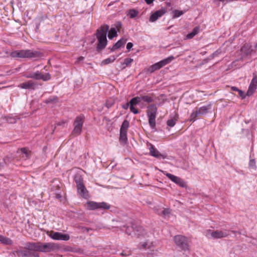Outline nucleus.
Masks as SVG:
<instances>
[{"label": "nucleus", "mask_w": 257, "mask_h": 257, "mask_svg": "<svg viewBox=\"0 0 257 257\" xmlns=\"http://www.w3.org/2000/svg\"><path fill=\"white\" fill-rule=\"evenodd\" d=\"M0 241L5 244H9L12 243V240L9 238L0 235Z\"/></svg>", "instance_id": "32"}, {"label": "nucleus", "mask_w": 257, "mask_h": 257, "mask_svg": "<svg viewBox=\"0 0 257 257\" xmlns=\"http://www.w3.org/2000/svg\"><path fill=\"white\" fill-rule=\"evenodd\" d=\"M20 151L25 155L24 156L22 157L23 158H24L25 159L29 158V154L28 150L26 149V148H21L20 149Z\"/></svg>", "instance_id": "36"}, {"label": "nucleus", "mask_w": 257, "mask_h": 257, "mask_svg": "<svg viewBox=\"0 0 257 257\" xmlns=\"http://www.w3.org/2000/svg\"><path fill=\"white\" fill-rule=\"evenodd\" d=\"M130 106V102H127L123 105H122V107L124 109H127Z\"/></svg>", "instance_id": "47"}, {"label": "nucleus", "mask_w": 257, "mask_h": 257, "mask_svg": "<svg viewBox=\"0 0 257 257\" xmlns=\"http://www.w3.org/2000/svg\"><path fill=\"white\" fill-rule=\"evenodd\" d=\"M138 14V12L134 9L130 10L128 12V15L130 18H134L136 17Z\"/></svg>", "instance_id": "33"}, {"label": "nucleus", "mask_w": 257, "mask_h": 257, "mask_svg": "<svg viewBox=\"0 0 257 257\" xmlns=\"http://www.w3.org/2000/svg\"><path fill=\"white\" fill-rule=\"evenodd\" d=\"M175 244L182 250L186 251L190 249V241L185 236L181 235H175L174 237Z\"/></svg>", "instance_id": "3"}, {"label": "nucleus", "mask_w": 257, "mask_h": 257, "mask_svg": "<svg viewBox=\"0 0 257 257\" xmlns=\"http://www.w3.org/2000/svg\"><path fill=\"white\" fill-rule=\"evenodd\" d=\"M11 56L13 57L32 58L40 57L41 53L31 50H21L12 52Z\"/></svg>", "instance_id": "2"}, {"label": "nucleus", "mask_w": 257, "mask_h": 257, "mask_svg": "<svg viewBox=\"0 0 257 257\" xmlns=\"http://www.w3.org/2000/svg\"><path fill=\"white\" fill-rule=\"evenodd\" d=\"M20 151L25 155L24 156L22 157L23 158H24L25 159L29 158V154L28 150L26 149V148H21L20 149Z\"/></svg>", "instance_id": "37"}, {"label": "nucleus", "mask_w": 257, "mask_h": 257, "mask_svg": "<svg viewBox=\"0 0 257 257\" xmlns=\"http://www.w3.org/2000/svg\"><path fill=\"white\" fill-rule=\"evenodd\" d=\"M127 66H125V65H123V63L121 64V68L122 69H124Z\"/></svg>", "instance_id": "54"}, {"label": "nucleus", "mask_w": 257, "mask_h": 257, "mask_svg": "<svg viewBox=\"0 0 257 257\" xmlns=\"http://www.w3.org/2000/svg\"><path fill=\"white\" fill-rule=\"evenodd\" d=\"M130 109L131 111L133 112L134 114H137L139 112L137 109H136L135 107H134V106H130Z\"/></svg>", "instance_id": "41"}, {"label": "nucleus", "mask_w": 257, "mask_h": 257, "mask_svg": "<svg viewBox=\"0 0 257 257\" xmlns=\"http://www.w3.org/2000/svg\"><path fill=\"white\" fill-rule=\"evenodd\" d=\"M125 228V231L128 235H131L132 232H134L138 236L144 235L146 234V231L142 226H137L134 224H131L130 226H124Z\"/></svg>", "instance_id": "7"}, {"label": "nucleus", "mask_w": 257, "mask_h": 257, "mask_svg": "<svg viewBox=\"0 0 257 257\" xmlns=\"http://www.w3.org/2000/svg\"><path fill=\"white\" fill-rule=\"evenodd\" d=\"M173 18H177L178 17H179L181 15H182L184 14V12L182 11H179V10H175L173 12Z\"/></svg>", "instance_id": "34"}, {"label": "nucleus", "mask_w": 257, "mask_h": 257, "mask_svg": "<svg viewBox=\"0 0 257 257\" xmlns=\"http://www.w3.org/2000/svg\"><path fill=\"white\" fill-rule=\"evenodd\" d=\"M176 120L175 119H173V118L170 119L168 120V121H167V124L169 126L173 127L176 124Z\"/></svg>", "instance_id": "38"}, {"label": "nucleus", "mask_w": 257, "mask_h": 257, "mask_svg": "<svg viewBox=\"0 0 257 257\" xmlns=\"http://www.w3.org/2000/svg\"><path fill=\"white\" fill-rule=\"evenodd\" d=\"M54 249L53 243L38 242V251L41 252H50Z\"/></svg>", "instance_id": "11"}, {"label": "nucleus", "mask_w": 257, "mask_h": 257, "mask_svg": "<svg viewBox=\"0 0 257 257\" xmlns=\"http://www.w3.org/2000/svg\"><path fill=\"white\" fill-rule=\"evenodd\" d=\"M257 85V76L254 77L251 80V82L248 87L246 92V95L251 96L256 88Z\"/></svg>", "instance_id": "14"}, {"label": "nucleus", "mask_w": 257, "mask_h": 257, "mask_svg": "<svg viewBox=\"0 0 257 257\" xmlns=\"http://www.w3.org/2000/svg\"><path fill=\"white\" fill-rule=\"evenodd\" d=\"M115 59H116V58L115 57V56H111L109 58L103 60L101 62V65L103 66V65H107L109 63H111L113 62L115 60Z\"/></svg>", "instance_id": "25"}, {"label": "nucleus", "mask_w": 257, "mask_h": 257, "mask_svg": "<svg viewBox=\"0 0 257 257\" xmlns=\"http://www.w3.org/2000/svg\"><path fill=\"white\" fill-rule=\"evenodd\" d=\"M231 89L232 91H237V92L239 90V89L237 87H235V86H232L231 87Z\"/></svg>", "instance_id": "52"}, {"label": "nucleus", "mask_w": 257, "mask_h": 257, "mask_svg": "<svg viewBox=\"0 0 257 257\" xmlns=\"http://www.w3.org/2000/svg\"><path fill=\"white\" fill-rule=\"evenodd\" d=\"M157 112V107L155 104H151L148 106L147 114L149 118V123L152 128L156 126Z\"/></svg>", "instance_id": "5"}, {"label": "nucleus", "mask_w": 257, "mask_h": 257, "mask_svg": "<svg viewBox=\"0 0 257 257\" xmlns=\"http://www.w3.org/2000/svg\"><path fill=\"white\" fill-rule=\"evenodd\" d=\"M49 236L54 240L67 241L70 239V236L67 234L51 231Z\"/></svg>", "instance_id": "10"}, {"label": "nucleus", "mask_w": 257, "mask_h": 257, "mask_svg": "<svg viewBox=\"0 0 257 257\" xmlns=\"http://www.w3.org/2000/svg\"><path fill=\"white\" fill-rule=\"evenodd\" d=\"M150 247V246L148 244V243L147 242H144L142 244V248H147Z\"/></svg>", "instance_id": "43"}, {"label": "nucleus", "mask_w": 257, "mask_h": 257, "mask_svg": "<svg viewBox=\"0 0 257 257\" xmlns=\"http://www.w3.org/2000/svg\"><path fill=\"white\" fill-rule=\"evenodd\" d=\"M66 123V121H64V120H61L60 121H59V122H58L57 123V125H63L65 123Z\"/></svg>", "instance_id": "49"}, {"label": "nucleus", "mask_w": 257, "mask_h": 257, "mask_svg": "<svg viewBox=\"0 0 257 257\" xmlns=\"http://www.w3.org/2000/svg\"><path fill=\"white\" fill-rule=\"evenodd\" d=\"M78 193L83 197H86L88 196L87 191L86 190L84 184L77 187Z\"/></svg>", "instance_id": "23"}, {"label": "nucleus", "mask_w": 257, "mask_h": 257, "mask_svg": "<svg viewBox=\"0 0 257 257\" xmlns=\"http://www.w3.org/2000/svg\"><path fill=\"white\" fill-rule=\"evenodd\" d=\"M36 84L32 80L28 81L26 82L21 83L19 87L22 89H33L36 88Z\"/></svg>", "instance_id": "15"}, {"label": "nucleus", "mask_w": 257, "mask_h": 257, "mask_svg": "<svg viewBox=\"0 0 257 257\" xmlns=\"http://www.w3.org/2000/svg\"><path fill=\"white\" fill-rule=\"evenodd\" d=\"M20 254L22 257H38V255L36 254L33 251L25 249L20 251Z\"/></svg>", "instance_id": "19"}, {"label": "nucleus", "mask_w": 257, "mask_h": 257, "mask_svg": "<svg viewBox=\"0 0 257 257\" xmlns=\"http://www.w3.org/2000/svg\"><path fill=\"white\" fill-rule=\"evenodd\" d=\"M148 5H151L155 0H144Z\"/></svg>", "instance_id": "48"}, {"label": "nucleus", "mask_w": 257, "mask_h": 257, "mask_svg": "<svg viewBox=\"0 0 257 257\" xmlns=\"http://www.w3.org/2000/svg\"><path fill=\"white\" fill-rule=\"evenodd\" d=\"M82 128L77 126H74L71 135L73 136H78L81 134Z\"/></svg>", "instance_id": "30"}, {"label": "nucleus", "mask_w": 257, "mask_h": 257, "mask_svg": "<svg viewBox=\"0 0 257 257\" xmlns=\"http://www.w3.org/2000/svg\"><path fill=\"white\" fill-rule=\"evenodd\" d=\"M109 30V26L104 25L97 30L96 37L98 41L96 50L100 51L103 49L107 45V41L106 39V34Z\"/></svg>", "instance_id": "1"}, {"label": "nucleus", "mask_w": 257, "mask_h": 257, "mask_svg": "<svg viewBox=\"0 0 257 257\" xmlns=\"http://www.w3.org/2000/svg\"><path fill=\"white\" fill-rule=\"evenodd\" d=\"M86 206L89 210H95L97 209H108L110 205L107 203L102 202L97 203L93 201H88L86 203Z\"/></svg>", "instance_id": "9"}, {"label": "nucleus", "mask_w": 257, "mask_h": 257, "mask_svg": "<svg viewBox=\"0 0 257 257\" xmlns=\"http://www.w3.org/2000/svg\"><path fill=\"white\" fill-rule=\"evenodd\" d=\"M174 57L172 56H170L166 59H164L155 64L151 65L147 69V72L152 73L155 71L159 70L162 68L163 66L166 65L167 64L170 63L173 59Z\"/></svg>", "instance_id": "6"}, {"label": "nucleus", "mask_w": 257, "mask_h": 257, "mask_svg": "<svg viewBox=\"0 0 257 257\" xmlns=\"http://www.w3.org/2000/svg\"><path fill=\"white\" fill-rule=\"evenodd\" d=\"M55 98H53V99L49 98V99L46 100V103H50V102H52L53 101L55 100Z\"/></svg>", "instance_id": "50"}, {"label": "nucleus", "mask_w": 257, "mask_h": 257, "mask_svg": "<svg viewBox=\"0 0 257 257\" xmlns=\"http://www.w3.org/2000/svg\"><path fill=\"white\" fill-rule=\"evenodd\" d=\"M240 52L242 57L246 56L249 55L252 52L251 46L248 44H244L241 48Z\"/></svg>", "instance_id": "17"}, {"label": "nucleus", "mask_w": 257, "mask_h": 257, "mask_svg": "<svg viewBox=\"0 0 257 257\" xmlns=\"http://www.w3.org/2000/svg\"><path fill=\"white\" fill-rule=\"evenodd\" d=\"M158 214H162L163 215L166 216L170 213V210L168 208H164L161 212L157 211Z\"/></svg>", "instance_id": "39"}, {"label": "nucleus", "mask_w": 257, "mask_h": 257, "mask_svg": "<svg viewBox=\"0 0 257 257\" xmlns=\"http://www.w3.org/2000/svg\"><path fill=\"white\" fill-rule=\"evenodd\" d=\"M74 180L77 185V187L83 184V178L82 176L79 174L75 175Z\"/></svg>", "instance_id": "27"}, {"label": "nucleus", "mask_w": 257, "mask_h": 257, "mask_svg": "<svg viewBox=\"0 0 257 257\" xmlns=\"http://www.w3.org/2000/svg\"><path fill=\"white\" fill-rule=\"evenodd\" d=\"M133 61V59L132 58L125 59L124 62H123V65H125V66H128Z\"/></svg>", "instance_id": "40"}, {"label": "nucleus", "mask_w": 257, "mask_h": 257, "mask_svg": "<svg viewBox=\"0 0 257 257\" xmlns=\"http://www.w3.org/2000/svg\"><path fill=\"white\" fill-rule=\"evenodd\" d=\"M117 36V32L114 28H112L108 32V37L109 39H112L113 38Z\"/></svg>", "instance_id": "29"}, {"label": "nucleus", "mask_w": 257, "mask_h": 257, "mask_svg": "<svg viewBox=\"0 0 257 257\" xmlns=\"http://www.w3.org/2000/svg\"><path fill=\"white\" fill-rule=\"evenodd\" d=\"M130 106H134L137 104V102L136 100H134V98H133L130 101Z\"/></svg>", "instance_id": "45"}, {"label": "nucleus", "mask_w": 257, "mask_h": 257, "mask_svg": "<svg viewBox=\"0 0 257 257\" xmlns=\"http://www.w3.org/2000/svg\"><path fill=\"white\" fill-rule=\"evenodd\" d=\"M165 13L164 10H160L155 12L150 17L149 21L151 22L156 21L159 18L162 17Z\"/></svg>", "instance_id": "16"}, {"label": "nucleus", "mask_w": 257, "mask_h": 257, "mask_svg": "<svg viewBox=\"0 0 257 257\" xmlns=\"http://www.w3.org/2000/svg\"><path fill=\"white\" fill-rule=\"evenodd\" d=\"M238 94L240 96H241L242 98H244L245 97V95H244V93L242 90L239 89L238 91Z\"/></svg>", "instance_id": "44"}, {"label": "nucleus", "mask_w": 257, "mask_h": 257, "mask_svg": "<svg viewBox=\"0 0 257 257\" xmlns=\"http://www.w3.org/2000/svg\"><path fill=\"white\" fill-rule=\"evenodd\" d=\"M25 249L33 252V251H38V242H27L25 244Z\"/></svg>", "instance_id": "21"}, {"label": "nucleus", "mask_w": 257, "mask_h": 257, "mask_svg": "<svg viewBox=\"0 0 257 257\" xmlns=\"http://www.w3.org/2000/svg\"><path fill=\"white\" fill-rule=\"evenodd\" d=\"M129 121L126 119H125L122 123L120 131L127 132V130L129 127Z\"/></svg>", "instance_id": "28"}, {"label": "nucleus", "mask_w": 257, "mask_h": 257, "mask_svg": "<svg viewBox=\"0 0 257 257\" xmlns=\"http://www.w3.org/2000/svg\"><path fill=\"white\" fill-rule=\"evenodd\" d=\"M228 233L226 231L221 230H216L212 231L210 233L211 237L214 239L221 238L225 237L228 235Z\"/></svg>", "instance_id": "13"}, {"label": "nucleus", "mask_w": 257, "mask_h": 257, "mask_svg": "<svg viewBox=\"0 0 257 257\" xmlns=\"http://www.w3.org/2000/svg\"><path fill=\"white\" fill-rule=\"evenodd\" d=\"M84 116L83 115H80L77 116L74 121V126H77L82 128L84 122Z\"/></svg>", "instance_id": "18"}, {"label": "nucleus", "mask_w": 257, "mask_h": 257, "mask_svg": "<svg viewBox=\"0 0 257 257\" xmlns=\"http://www.w3.org/2000/svg\"><path fill=\"white\" fill-rule=\"evenodd\" d=\"M210 109V104L197 108L196 110L191 114L190 121L194 122L197 118L206 114Z\"/></svg>", "instance_id": "4"}, {"label": "nucleus", "mask_w": 257, "mask_h": 257, "mask_svg": "<svg viewBox=\"0 0 257 257\" xmlns=\"http://www.w3.org/2000/svg\"><path fill=\"white\" fill-rule=\"evenodd\" d=\"M142 99L143 101L147 103H150L153 102L154 101L153 97L151 96V95L142 96Z\"/></svg>", "instance_id": "31"}, {"label": "nucleus", "mask_w": 257, "mask_h": 257, "mask_svg": "<svg viewBox=\"0 0 257 257\" xmlns=\"http://www.w3.org/2000/svg\"><path fill=\"white\" fill-rule=\"evenodd\" d=\"M255 47L257 48V44L255 45Z\"/></svg>", "instance_id": "56"}, {"label": "nucleus", "mask_w": 257, "mask_h": 257, "mask_svg": "<svg viewBox=\"0 0 257 257\" xmlns=\"http://www.w3.org/2000/svg\"><path fill=\"white\" fill-rule=\"evenodd\" d=\"M164 174L172 181L180 187H185L186 186L185 182L181 178L168 173H164Z\"/></svg>", "instance_id": "12"}, {"label": "nucleus", "mask_w": 257, "mask_h": 257, "mask_svg": "<svg viewBox=\"0 0 257 257\" xmlns=\"http://www.w3.org/2000/svg\"><path fill=\"white\" fill-rule=\"evenodd\" d=\"M119 140L123 144H126L127 141V132L120 131Z\"/></svg>", "instance_id": "24"}, {"label": "nucleus", "mask_w": 257, "mask_h": 257, "mask_svg": "<svg viewBox=\"0 0 257 257\" xmlns=\"http://www.w3.org/2000/svg\"><path fill=\"white\" fill-rule=\"evenodd\" d=\"M133 46V44L131 42H129L126 45V49L129 51Z\"/></svg>", "instance_id": "46"}, {"label": "nucleus", "mask_w": 257, "mask_h": 257, "mask_svg": "<svg viewBox=\"0 0 257 257\" xmlns=\"http://www.w3.org/2000/svg\"><path fill=\"white\" fill-rule=\"evenodd\" d=\"M199 28L198 27H195L192 32L187 35L186 38L188 39L193 38L199 32Z\"/></svg>", "instance_id": "26"}, {"label": "nucleus", "mask_w": 257, "mask_h": 257, "mask_svg": "<svg viewBox=\"0 0 257 257\" xmlns=\"http://www.w3.org/2000/svg\"><path fill=\"white\" fill-rule=\"evenodd\" d=\"M249 168L253 170H256V166L254 159H250L249 162Z\"/></svg>", "instance_id": "35"}, {"label": "nucleus", "mask_w": 257, "mask_h": 257, "mask_svg": "<svg viewBox=\"0 0 257 257\" xmlns=\"http://www.w3.org/2000/svg\"><path fill=\"white\" fill-rule=\"evenodd\" d=\"M134 100H136L138 104L139 103L141 102L142 101H143L142 99V96H137L135 97H134Z\"/></svg>", "instance_id": "42"}, {"label": "nucleus", "mask_w": 257, "mask_h": 257, "mask_svg": "<svg viewBox=\"0 0 257 257\" xmlns=\"http://www.w3.org/2000/svg\"><path fill=\"white\" fill-rule=\"evenodd\" d=\"M25 77L27 78H32L36 80H43V81H46L51 79V75L48 73H45V74H42L39 71L33 73H29L25 74Z\"/></svg>", "instance_id": "8"}, {"label": "nucleus", "mask_w": 257, "mask_h": 257, "mask_svg": "<svg viewBox=\"0 0 257 257\" xmlns=\"http://www.w3.org/2000/svg\"><path fill=\"white\" fill-rule=\"evenodd\" d=\"M122 255H126V254H124L123 253H121Z\"/></svg>", "instance_id": "55"}, {"label": "nucleus", "mask_w": 257, "mask_h": 257, "mask_svg": "<svg viewBox=\"0 0 257 257\" xmlns=\"http://www.w3.org/2000/svg\"><path fill=\"white\" fill-rule=\"evenodd\" d=\"M82 230L84 232L85 231L86 232H88L90 230V229L87 227H83Z\"/></svg>", "instance_id": "53"}, {"label": "nucleus", "mask_w": 257, "mask_h": 257, "mask_svg": "<svg viewBox=\"0 0 257 257\" xmlns=\"http://www.w3.org/2000/svg\"><path fill=\"white\" fill-rule=\"evenodd\" d=\"M150 154L156 158H160L163 157V155L154 147L152 145H150L149 148Z\"/></svg>", "instance_id": "20"}, {"label": "nucleus", "mask_w": 257, "mask_h": 257, "mask_svg": "<svg viewBox=\"0 0 257 257\" xmlns=\"http://www.w3.org/2000/svg\"><path fill=\"white\" fill-rule=\"evenodd\" d=\"M84 57H83V56H80V57H78V59H77V60L76 62H80V61H82V60H84Z\"/></svg>", "instance_id": "51"}, {"label": "nucleus", "mask_w": 257, "mask_h": 257, "mask_svg": "<svg viewBox=\"0 0 257 257\" xmlns=\"http://www.w3.org/2000/svg\"><path fill=\"white\" fill-rule=\"evenodd\" d=\"M127 40L124 38H121L118 40L115 44L113 45V47L111 49V51H114L116 49H119L122 46L124 45L126 42Z\"/></svg>", "instance_id": "22"}]
</instances>
